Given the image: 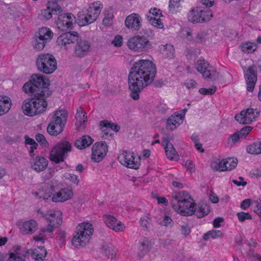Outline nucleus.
I'll list each match as a JSON object with an SVG mask.
<instances>
[{"label": "nucleus", "instance_id": "1", "mask_svg": "<svg viewBox=\"0 0 261 261\" xmlns=\"http://www.w3.org/2000/svg\"><path fill=\"white\" fill-rule=\"evenodd\" d=\"M156 72L155 64L148 60H140L132 67L128 77L130 96L138 100L139 93L145 87L150 84Z\"/></svg>", "mask_w": 261, "mask_h": 261}, {"label": "nucleus", "instance_id": "2", "mask_svg": "<svg viewBox=\"0 0 261 261\" xmlns=\"http://www.w3.org/2000/svg\"><path fill=\"white\" fill-rule=\"evenodd\" d=\"M49 85V80L44 75L34 74L31 76V80L24 84L22 89L25 93L45 98L51 94L47 88Z\"/></svg>", "mask_w": 261, "mask_h": 261}, {"label": "nucleus", "instance_id": "3", "mask_svg": "<svg viewBox=\"0 0 261 261\" xmlns=\"http://www.w3.org/2000/svg\"><path fill=\"white\" fill-rule=\"evenodd\" d=\"M172 207L182 216H191L193 210V199L186 191H181L177 195H173Z\"/></svg>", "mask_w": 261, "mask_h": 261}, {"label": "nucleus", "instance_id": "4", "mask_svg": "<svg viewBox=\"0 0 261 261\" xmlns=\"http://www.w3.org/2000/svg\"><path fill=\"white\" fill-rule=\"evenodd\" d=\"M32 96V97L25 99L21 106L24 114L31 117L42 113L47 106L45 98L35 95Z\"/></svg>", "mask_w": 261, "mask_h": 261}, {"label": "nucleus", "instance_id": "5", "mask_svg": "<svg viewBox=\"0 0 261 261\" xmlns=\"http://www.w3.org/2000/svg\"><path fill=\"white\" fill-rule=\"evenodd\" d=\"M102 4L99 2L90 4L85 10L80 11L77 14L79 25L85 26L94 22L99 15Z\"/></svg>", "mask_w": 261, "mask_h": 261}, {"label": "nucleus", "instance_id": "6", "mask_svg": "<svg viewBox=\"0 0 261 261\" xmlns=\"http://www.w3.org/2000/svg\"><path fill=\"white\" fill-rule=\"evenodd\" d=\"M76 234L72 239V243L75 247L84 246L93 234L94 229L90 223H82L76 228Z\"/></svg>", "mask_w": 261, "mask_h": 261}, {"label": "nucleus", "instance_id": "7", "mask_svg": "<svg viewBox=\"0 0 261 261\" xmlns=\"http://www.w3.org/2000/svg\"><path fill=\"white\" fill-rule=\"evenodd\" d=\"M71 145L67 141L61 140L52 148L50 151L49 159L56 164L63 162L71 151Z\"/></svg>", "mask_w": 261, "mask_h": 261}, {"label": "nucleus", "instance_id": "8", "mask_svg": "<svg viewBox=\"0 0 261 261\" xmlns=\"http://www.w3.org/2000/svg\"><path fill=\"white\" fill-rule=\"evenodd\" d=\"M36 66L38 70L44 74L53 73L57 67L55 58L49 54H41L36 59Z\"/></svg>", "mask_w": 261, "mask_h": 261}, {"label": "nucleus", "instance_id": "9", "mask_svg": "<svg viewBox=\"0 0 261 261\" xmlns=\"http://www.w3.org/2000/svg\"><path fill=\"white\" fill-rule=\"evenodd\" d=\"M127 45L130 50L137 52L145 51L152 48L150 41L146 37L140 35L130 38Z\"/></svg>", "mask_w": 261, "mask_h": 261}, {"label": "nucleus", "instance_id": "10", "mask_svg": "<svg viewBox=\"0 0 261 261\" xmlns=\"http://www.w3.org/2000/svg\"><path fill=\"white\" fill-rule=\"evenodd\" d=\"M53 33L49 28H42L34 35L33 46L34 49L41 50L44 48L45 44L53 38Z\"/></svg>", "mask_w": 261, "mask_h": 261}, {"label": "nucleus", "instance_id": "11", "mask_svg": "<svg viewBox=\"0 0 261 261\" xmlns=\"http://www.w3.org/2000/svg\"><path fill=\"white\" fill-rule=\"evenodd\" d=\"M196 69L207 80L215 81L219 77V73L212 66H210L205 60L200 59L197 61Z\"/></svg>", "mask_w": 261, "mask_h": 261}, {"label": "nucleus", "instance_id": "12", "mask_svg": "<svg viewBox=\"0 0 261 261\" xmlns=\"http://www.w3.org/2000/svg\"><path fill=\"white\" fill-rule=\"evenodd\" d=\"M135 156L133 152L123 150L118 156V160L123 166L134 169L139 168L140 165L139 159L135 160Z\"/></svg>", "mask_w": 261, "mask_h": 261}, {"label": "nucleus", "instance_id": "13", "mask_svg": "<svg viewBox=\"0 0 261 261\" xmlns=\"http://www.w3.org/2000/svg\"><path fill=\"white\" fill-rule=\"evenodd\" d=\"M260 112L257 109L248 108L242 111L240 114L235 116V119L240 124H250L255 120L259 115Z\"/></svg>", "mask_w": 261, "mask_h": 261}, {"label": "nucleus", "instance_id": "14", "mask_svg": "<svg viewBox=\"0 0 261 261\" xmlns=\"http://www.w3.org/2000/svg\"><path fill=\"white\" fill-rule=\"evenodd\" d=\"M57 15H58L57 25L59 29L65 31L68 29L73 28L75 22V17L72 14L61 13Z\"/></svg>", "mask_w": 261, "mask_h": 261}, {"label": "nucleus", "instance_id": "15", "mask_svg": "<svg viewBox=\"0 0 261 261\" xmlns=\"http://www.w3.org/2000/svg\"><path fill=\"white\" fill-rule=\"evenodd\" d=\"M108 150V147L105 142L95 143L92 148V160L95 162H99L106 155Z\"/></svg>", "mask_w": 261, "mask_h": 261}, {"label": "nucleus", "instance_id": "16", "mask_svg": "<svg viewBox=\"0 0 261 261\" xmlns=\"http://www.w3.org/2000/svg\"><path fill=\"white\" fill-rule=\"evenodd\" d=\"M244 71L245 79L246 81L247 90L248 91L252 92L257 81L256 67L254 65L250 66Z\"/></svg>", "mask_w": 261, "mask_h": 261}, {"label": "nucleus", "instance_id": "17", "mask_svg": "<svg viewBox=\"0 0 261 261\" xmlns=\"http://www.w3.org/2000/svg\"><path fill=\"white\" fill-rule=\"evenodd\" d=\"M62 12V9L56 2L49 3L47 8L41 11L39 14L41 19L48 20L53 14L57 15Z\"/></svg>", "mask_w": 261, "mask_h": 261}, {"label": "nucleus", "instance_id": "18", "mask_svg": "<svg viewBox=\"0 0 261 261\" xmlns=\"http://www.w3.org/2000/svg\"><path fill=\"white\" fill-rule=\"evenodd\" d=\"M79 38V34L76 32H69L61 34L57 40V43L61 46H66L71 43H73Z\"/></svg>", "mask_w": 261, "mask_h": 261}, {"label": "nucleus", "instance_id": "19", "mask_svg": "<svg viewBox=\"0 0 261 261\" xmlns=\"http://www.w3.org/2000/svg\"><path fill=\"white\" fill-rule=\"evenodd\" d=\"M75 41L76 43L74 46L75 55L79 57H83L87 55L90 50V43L87 40L82 39L80 36Z\"/></svg>", "mask_w": 261, "mask_h": 261}, {"label": "nucleus", "instance_id": "20", "mask_svg": "<svg viewBox=\"0 0 261 261\" xmlns=\"http://www.w3.org/2000/svg\"><path fill=\"white\" fill-rule=\"evenodd\" d=\"M73 196V192L71 189L64 188L57 191L53 196L51 201L54 202H63L71 199Z\"/></svg>", "mask_w": 261, "mask_h": 261}, {"label": "nucleus", "instance_id": "21", "mask_svg": "<svg viewBox=\"0 0 261 261\" xmlns=\"http://www.w3.org/2000/svg\"><path fill=\"white\" fill-rule=\"evenodd\" d=\"M163 146L167 157L170 160H179V155L173 144L170 143L169 138H164L162 140Z\"/></svg>", "mask_w": 261, "mask_h": 261}, {"label": "nucleus", "instance_id": "22", "mask_svg": "<svg viewBox=\"0 0 261 261\" xmlns=\"http://www.w3.org/2000/svg\"><path fill=\"white\" fill-rule=\"evenodd\" d=\"M125 27L134 31H138L141 27V18L137 13L128 15L125 20Z\"/></svg>", "mask_w": 261, "mask_h": 261}, {"label": "nucleus", "instance_id": "23", "mask_svg": "<svg viewBox=\"0 0 261 261\" xmlns=\"http://www.w3.org/2000/svg\"><path fill=\"white\" fill-rule=\"evenodd\" d=\"M48 164V160L42 156H37L30 160L31 167L37 172L44 170L47 168Z\"/></svg>", "mask_w": 261, "mask_h": 261}, {"label": "nucleus", "instance_id": "24", "mask_svg": "<svg viewBox=\"0 0 261 261\" xmlns=\"http://www.w3.org/2000/svg\"><path fill=\"white\" fill-rule=\"evenodd\" d=\"M24 249L25 251H29L28 254H30L35 261H45L47 252L44 246L38 247L33 249Z\"/></svg>", "mask_w": 261, "mask_h": 261}, {"label": "nucleus", "instance_id": "25", "mask_svg": "<svg viewBox=\"0 0 261 261\" xmlns=\"http://www.w3.org/2000/svg\"><path fill=\"white\" fill-rule=\"evenodd\" d=\"M184 114L175 113L169 117L166 121V127L169 130H174L183 122Z\"/></svg>", "mask_w": 261, "mask_h": 261}, {"label": "nucleus", "instance_id": "26", "mask_svg": "<svg viewBox=\"0 0 261 261\" xmlns=\"http://www.w3.org/2000/svg\"><path fill=\"white\" fill-rule=\"evenodd\" d=\"M105 224L110 228L116 231H122L124 227V224L113 216L110 215H105L103 217Z\"/></svg>", "mask_w": 261, "mask_h": 261}, {"label": "nucleus", "instance_id": "27", "mask_svg": "<svg viewBox=\"0 0 261 261\" xmlns=\"http://www.w3.org/2000/svg\"><path fill=\"white\" fill-rule=\"evenodd\" d=\"M37 222L34 219L21 223L19 227L20 231L24 234H31L33 233L37 229Z\"/></svg>", "mask_w": 261, "mask_h": 261}, {"label": "nucleus", "instance_id": "28", "mask_svg": "<svg viewBox=\"0 0 261 261\" xmlns=\"http://www.w3.org/2000/svg\"><path fill=\"white\" fill-rule=\"evenodd\" d=\"M13 248L14 252L9 254L8 261H25L29 251H25L24 249L21 250L20 246H14Z\"/></svg>", "mask_w": 261, "mask_h": 261}, {"label": "nucleus", "instance_id": "29", "mask_svg": "<svg viewBox=\"0 0 261 261\" xmlns=\"http://www.w3.org/2000/svg\"><path fill=\"white\" fill-rule=\"evenodd\" d=\"M67 117L68 113L67 111L63 110L56 111L54 114L53 120L50 122L53 124H59L65 126Z\"/></svg>", "mask_w": 261, "mask_h": 261}, {"label": "nucleus", "instance_id": "30", "mask_svg": "<svg viewBox=\"0 0 261 261\" xmlns=\"http://www.w3.org/2000/svg\"><path fill=\"white\" fill-rule=\"evenodd\" d=\"M195 203L193 202V205L191 206V208L193 210L192 215L195 214L198 218L204 217L210 212V206L205 203L199 204L196 207H195Z\"/></svg>", "mask_w": 261, "mask_h": 261}, {"label": "nucleus", "instance_id": "31", "mask_svg": "<svg viewBox=\"0 0 261 261\" xmlns=\"http://www.w3.org/2000/svg\"><path fill=\"white\" fill-rule=\"evenodd\" d=\"M48 217L46 218L49 223L55 224L59 226L62 223V213L60 211L51 210L48 213Z\"/></svg>", "mask_w": 261, "mask_h": 261}, {"label": "nucleus", "instance_id": "32", "mask_svg": "<svg viewBox=\"0 0 261 261\" xmlns=\"http://www.w3.org/2000/svg\"><path fill=\"white\" fill-rule=\"evenodd\" d=\"M160 50L163 57L168 59H172L174 57V48L170 44L161 45L160 46Z\"/></svg>", "mask_w": 261, "mask_h": 261}, {"label": "nucleus", "instance_id": "33", "mask_svg": "<svg viewBox=\"0 0 261 261\" xmlns=\"http://www.w3.org/2000/svg\"><path fill=\"white\" fill-rule=\"evenodd\" d=\"M93 139L90 136L85 135L75 142V146L80 149L89 147L93 142Z\"/></svg>", "mask_w": 261, "mask_h": 261}, {"label": "nucleus", "instance_id": "34", "mask_svg": "<svg viewBox=\"0 0 261 261\" xmlns=\"http://www.w3.org/2000/svg\"><path fill=\"white\" fill-rule=\"evenodd\" d=\"M11 100L7 96H2L0 98V116L7 113L11 107Z\"/></svg>", "mask_w": 261, "mask_h": 261}, {"label": "nucleus", "instance_id": "35", "mask_svg": "<svg viewBox=\"0 0 261 261\" xmlns=\"http://www.w3.org/2000/svg\"><path fill=\"white\" fill-rule=\"evenodd\" d=\"M58 190V187L54 186L51 182L45 184L44 189V198L45 199L50 198L51 200L54 193H56Z\"/></svg>", "mask_w": 261, "mask_h": 261}, {"label": "nucleus", "instance_id": "36", "mask_svg": "<svg viewBox=\"0 0 261 261\" xmlns=\"http://www.w3.org/2000/svg\"><path fill=\"white\" fill-rule=\"evenodd\" d=\"M101 252L108 258H113L116 254V249L114 246L109 243L103 244L101 246Z\"/></svg>", "mask_w": 261, "mask_h": 261}, {"label": "nucleus", "instance_id": "37", "mask_svg": "<svg viewBox=\"0 0 261 261\" xmlns=\"http://www.w3.org/2000/svg\"><path fill=\"white\" fill-rule=\"evenodd\" d=\"M75 118L76 119V125L77 126H84L85 123L87 122V117L86 113L83 112V110L82 107L77 108Z\"/></svg>", "mask_w": 261, "mask_h": 261}, {"label": "nucleus", "instance_id": "38", "mask_svg": "<svg viewBox=\"0 0 261 261\" xmlns=\"http://www.w3.org/2000/svg\"><path fill=\"white\" fill-rule=\"evenodd\" d=\"M64 126L59 124H53L50 122L47 128V132L51 136H56L62 132Z\"/></svg>", "mask_w": 261, "mask_h": 261}, {"label": "nucleus", "instance_id": "39", "mask_svg": "<svg viewBox=\"0 0 261 261\" xmlns=\"http://www.w3.org/2000/svg\"><path fill=\"white\" fill-rule=\"evenodd\" d=\"M241 50L246 54L254 52L257 48V45L254 42H246L243 43L240 46Z\"/></svg>", "mask_w": 261, "mask_h": 261}, {"label": "nucleus", "instance_id": "40", "mask_svg": "<svg viewBox=\"0 0 261 261\" xmlns=\"http://www.w3.org/2000/svg\"><path fill=\"white\" fill-rule=\"evenodd\" d=\"M200 11L199 8H196L190 11V13L188 16V20L192 23H200Z\"/></svg>", "mask_w": 261, "mask_h": 261}, {"label": "nucleus", "instance_id": "41", "mask_svg": "<svg viewBox=\"0 0 261 261\" xmlns=\"http://www.w3.org/2000/svg\"><path fill=\"white\" fill-rule=\"evenodd\" d=\"M225 160L216 159L211 163V167L214 170L219 171H226L225 166Z\"/></svg>", "mask_w": 261, "mask_h": 261}, {"label": "nucleus", "instance_id": "42", "mask_svg": "<svg viewBox=\"0 0 261 261\" xmlns=\"http://www.w3.org/2000/svg\"><path fill=\"white\" fill-rule=\"evenodd\" d=\"M199 11H200V23L208 21L213 17L212 12L208 9H201L199 8Z\"/></svg>", "mask_w": 261, "mask_h": 261}, {"label": "nucleus", "instance_id": "43", "mask_svg": "<svg viewBox=\"0 0 261 261\" xmlns=\"http://www.w3.org/2000/svg\"><path fill=\"white\" fill-rule=\"evenodd\" d=\"M248 153L252 154H258L261 153L260 143H254L248 145L246 149Z\"/></svg>", "mask_w": 261, "mask_h": 261}, {"label": "nucleus", "instance_id": "44", "mask_svg": "<svg viewBox=\"0 0 261 261\" xmlns=\"http://www.w3.org/2000/svg\"><path fill=\"white\" fill-rule=\"evenodd\" d=\"M223 233L219 230H212L205 233L203 236V239L207 241L209 238L216 239L222 237Z\"/></svg>", "mask_w": 261, "mask_h": 261}, {"label": "nucleus", "instance_id": "45", "mask_svg": "<svg viewBox=\"0 0 261 261\" xmlns=\"http://www.w3.org/2000/svg\"><path fill=\"white\" fill-rule=\"evenodd\" d=\"M184 0H170L169 10L170 13H174L180 10V2Z\"/></svg>", "mask_w": 261, "mask_h": 261}, {"label": "nucleus", "instance_id": "46", "mask_svg": "<svg viewBox=\"0 0 261 261\" xmlns=\"http://www.w3.org/2000/svg\"><path fill=\"white\" fill-rule=\"evenodd\" d=\"M146 18L153 26L156 27L160 29H162L164 28L163 23L162 22L160 18H156L155 17H153L151 16L147 15H146Z\"/></svg>", "mask_w": 261, "mask_h": 261}, {"label": "nucleus", "instance_id": "47", "mask_svg": "<svg viewBox=\"0 0 261 261\" xmlns=\"http://www.w3.org/2000/svg\"><path fill=\"white\" fill-rule=\"evenodd\" d=\"M238 160L236 158H229L225 160V168L226 171L231 170L236 167Z\"/></svg>", "mask_w": 261, "mask_h": 261}, {"label": "nucleus", "instance_id": "48", "mask_svg": "<svg viewBox=\"0 0 261 261\" xmlns=\"http://www.w3.org/2000/svg\"><path fill=\"white\" fill-rule=\"evenodd\" d=\"M238 220L241 222H243L246 220H251L252 219L251 215L248 213L244 212H238L237 213Z\"/></svg>", "mask_w": 261, "mask_h": 261}, {"label": "nucleus", "instance_id": "49", "mask_svg": "<svg viewBox=\"0 0 261 261\" xmlns=\"http://www.w3.org/2000/svg\"><path fill=\"white\" fill-rule=\"evenodd\" d=\"M103 121H104V120L101 121L99 123V125L100 126V129L102 130V132L103 133L102 137H105V136H111L112 134L111 133L109 126L108 125H107V123H105V122L103 123Z\"/></svg>", "mask_w": 261, "mask_h": 261}, {"label": "nucleus", "instance_id": "50", "mask_svg": "<svg viewBox=\"0 0 261 261\" xmlns=\"http://www.w3.org/2000/svg\"><path fill=\"white\" fill-rule=\"evenodd\" d=\"M205 36L206 34L203 32H197L195 36L192 37L191 40L195 43H201Z\"/></svg>", "mask_w": 261, "mask_h": 261}, {"label": "nucleus", "instance_id": "51", "mask_svg": "<svg viewBox=\"0 0 261 261\" xmlns=\"http://www.w3.org/2000/svg\"><path fill=\"white\" fill-rule=\"evenodd\" d=\"M252 129V127L249 126H246L243 127L240 131H237L239 135L241 136V139H245L249 134V133Z\"/></svg>", "mask_w": 261, "mask_h": 261}, {"label": "nucleus", "instance_id": "52", "mask_svg": "<svg viewBox=\"0 0 261 261\" xmlns=\"http://www.w3.org/2000/svg\"><path fill=\"white\" fill-rule=\"evenodd\" d=\"M241 139L239 133L235 132L233 134L231 135L228 138L227 142L228 144H234L238 143Z\"/></svg>", "mask_w": 261, "mask_h": 261}, {"label": "nucleus", "instance_id": "53", "mask_svg": "<svg viewBox=\"0 0 261 261\" xmlns=\"http://www.w3.org/2000/svg\"><path fill=\"white\" fill-rule=\"evenodd\" d=\"M216 91V87L213 86L211 88L206 89L204 88H201L199 90V92L201 94L203 95H212L215 93Z\"/></svg>", "mask_w": 261, "mask_h": 261}, {"label": "nucleus", "instance_id": "54", "mask_svg": "<svg viewBox=\"0 0 261 261\" xmlns=\"http://www.w3.org/2000/svg\"><path fill=\"white\" fill-rule=\"evenodd\" d=\"M113 22V14L111 13H107L105 14V17L103 19V23L106 26L110 25Z\"/></svg>", "mask_w": 261, "mask_h": 261}, {"label": "nucleus", "instance_id": "55", "mask_svg": "<svg viewBox=\"0 0 261 261\" xmlns=\"http://www.w3.org/2000/svg\"><path fill=\"white\" fill-rule=\"evenodd\" d=\"M122 40L123 38L122 36L120 35H117L112 41V44H113L115 46L120 47L122 44Z\"/></svg>", "mask_w": 261, "mask_h": 261}, {"label": "nucleus", "instance_id": "56", "mask_svg": "<svg viewBox=\"0 0 261 261\" xmlns=\"http://www.w3.org/2000/svg\"><path fill=\"white\" fill-rule=\"evenodd\" d=\"M103 122V123L105 122V123H107V125H108L109 126L111 132L112 130H114L116 132H117L119 130V129L120 128V126L118 124H117L116 123H114L113 122H111L109 121L108 120H105Z\"/></svg>", "mask_w": 261, "mask_h": 261}, {"label": "nucleus", "instance_id": "57", "mask_svg": "<svg viewBox=\"0 0 261 261\" xmlns=\"http://www.w3.org/2000/svg\"><path fill=\"white\" fill-rule=\"evenodd\" d=\"M58 227V226L55 225V224H53L52 223H50L48 222V224L47 227L46 228H45V227L42 228L41 231L44 233L45 232L50 233V232H53V231L54 230V228Z\"/></svg>", "mask_w": 261, "mask_h": 261}, {"label": "nucleus", "instance_id": "58", "mask_svg": "<svg viewBox=\"0 0 261 261\" xmlns=\"http://www.w3.org/2000/svg\"><path fill=\"white\" fill-rule=\"evenodd\" d=\"M67 178L70 180L72 182L74 183L76 185H77L79 183V179L78 176L73 174L68 173L67 175Z\"/></svg>", "mask_w": 261, "mask_h": 261}, {"label": "nucleus", "instance_id": "59", "mask_svg": "<svg viewBox=\"0 0 261 261\" xmlns=\"http://www.w3.org/2000/svg\"><path fill=\"white\" fill-rule=\"evenodd\" d=\"M25 143L27 144H29L31 146H33L34 148H37L38 146V144L35 141V140L33 139L29 138L28 136H25Z\"/></svg>", "mask_w": 261, "mask_h": 261}, {"label": "nucleus", "instance_id": "60", "mask_svg": "<svg viewBox=\"0 0 261 261\" xmlns=\"http://www.w3.org/2000/svg\"><path fill=\"white\" fill-rule=\"evenodd\" d=\"M149 13L151 14L153 17L156 18H160V17L162 16V12L160 9H158L156 8L151 9L149 10Z\"/></svg>", "mask_w": 261, "mask_h": 261}, {"label": "nucleus", "instance_id": "61", "mask_svg": "<svg viewBox=\"0 0 261 261\" xmlns=\"http://www.w3.org/2000/svg\"><path fill=\"white\" fill-rule=\"evenodd\" d=\"M251 203V200L250 199H246L241 202V208L242 210H245L250 206Z\"/></svg>", "mask_w": 261, "mask_h": 261}, {"label": "nucleus", "instance_id": "62", "mask_svg": "<svg viewBox=\"0 0 261 261\" xmlns=\"http://www.w3.org/2000/svg\"><path fill=\"white\" fill-rule=\"evenodd\" d=\"M36 141L42 144H45L47 143V141L44 136V135L41 134H38L36 135Z\"/></svg>", "mask_w": 261, "mask_h": 261}, {"label": "nucleus", "instance_id": "63", "mask_svg": "<svg viewBox=\"0 0 261 261\" xmlns=\"http://www.w3.org/2000/svg\"><path fill=\"white\" fill-rule=\"evenodd\" d=\"M239 180H238L237 179H232V182L236 185L237 186H245L247 185V182L244 181V178L243 177H239Z\"/></svg>", "mask_w": 261, "mask_h": 261}, {"label": "nucleus", "instance_id": "64", "mask_svg": "<svg viewBox=\"0 0 261 261\" xmlns=\"http://www.w3.org/2000/svg\"><path fill=\"white\" fill-rule=\"evenodd\" d=\"M256 205L254 209V212L257 214L261 212V199H257L256 201Z\"/></svg>", "mask_w": 261, "mask_h": 261}]
</instances>
